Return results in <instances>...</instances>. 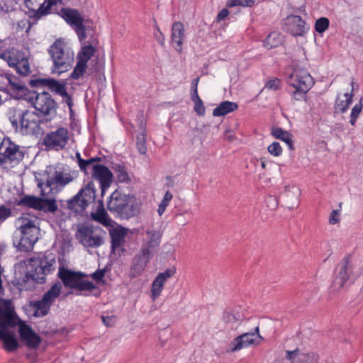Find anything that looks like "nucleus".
Segmentation results:
<instances>
[{
    "label": "nucleus",
    "mask_w": 363,
    "mask_h": 363,
    "mask_svg": "<svg viewBox=\"0 0 363 363\" xmlns=\"http://www.w3.org/2000/svg\"><path fill=\"white\" fill-rule=\"evenodd\" d=\"M20 318L12 307L11 300L0 298V340L4 343V348L7 352L17 350L18 342L16 334L11 329L19 324Z\"/></svg>",
    "instance_id": "nucleus-1"
},
{
    "label": "nucleus",
    "mask_w": 363,
    "mask_h": 363,
    "mask_svg": "<svg viewBox=\"0 0 363 363\" xmlns=\"http://www.w3.org/2000/svg\"><path fill=\"white\" fill-rule=\"evenodd\" d=\"M43 176L45 179H37V182L41 195L45 196L52 193L53 190L57 191L65 188L78 177L79 173L76 170H71L69 167L57 169L52 166H48Z\"/></svg>",
    "instance_id": "nucleus-2"
},
{
    "label": "nucleus",
    "mask_w": 363,
    "mask_h": 363,
    "mask_svg": "<svg viewBox=\"0 0 363 363\" xmlns=\"http://www.w3.org/2000/svg\"><path fill=\"white\" fill-rule=\"evenodd\" d=\"M30 269L23 275L22 281L16 283L20 287H24L27 282L33 284H43L45 281V277L52 273L56 268L55 256L52 253H45L36 258L29 259Z\"/></svg>",
    "instance_id": "nucleus-3"
},
{
    "label": "nucleus",
    "mask_w": 363,
    "mask_h": 363,
    "mask_svg": "<svg viewBox=\"0 0 363 363\" xmlns=\"http://www.w3.org/2000/svg\"><path fill=\"white\" fill-rule=\"evenodd\" d=\"M8 116L12 127L23 135L38 136L44 133L40 126L43 121L34 111L13 107L9 108Z\"/></svg>",
    "instance_id": "nucleus-4"
},
{
    "label": "nucleus",
    "mask_w": 363,
    "mask_h": 363,
    "mask_svg": "<svg viewBox=\"0 0 363 363\" xmlns=\"http://www.w3.org/2000/svg\"><path fill=\"white\" fill-rule=\"evenodd\" d=\"M287 83L289 84L287 91L291 98L296 101H301L311 89L314 81L307 69L296 65L294 66L293 72L287 78Z\"/></svg>",
    "instance_id": "nucleus-5"
},
{
    "label": "nucleus",
    "mask_w": 363,
    "mask_h": 363,
    "mask_svg": "<svg viewBox=\"0 0 363 363\" xmlns=\"http://www.w3.org/2000/svg\"><path fill=\"white\" fill-rule=\"evenodd\" d=\"M52 61V73L60 74L72 67L74 61V52L66 48L63 39L58 38L48 50Z\"/></svg>",
    "instance_id": "nucleus-6"
},
{
    "label": "nucleus",
    "mask_w": 363,
    "mask_h": 363,
    "mask_svg": "<svg viewBox=\"0 0 363 363\" xmlns=\"http://www.w3.org/2000/svg\"><path fill=\"white\" fill-rule=\"evenodd\" d=\"M108 211L123 219H128L135 216L133 196L115 191L110 196L108 202Z\"/></svg>",
    "instance_id": "nucleus-7"
},
{
    "label": "nucleus",
    "mask_w": 363,
    "mask_h": 363,
    "mask_svg": "<svg viewBox=\"0 0 363 363\" xmlns=\"http://www.w3.org/2000/svg\"><path fill=\"white\" fill-rule=\"evenodd\" d=\"M57 276L66 288L80 291H92L96 289L95 284L84 279L88 275L84 272H75L64 267H60Z\"/></svg>",
    "instance_id": "nucleus-8"
},
{
    "label": "nucleus",
    "mask_w": 363,
    "mask_h": 363,
    "mask_svg": "<svg viewBox=\"0 0 363 363\" xmlns=\"http://www.w3.org/2000/svg\"><path fill=\"white\" fill-rule=\"evenodd\" d=\"M96 199V188L93 181L82 187L76 195L67 201V208L82 215L88 206Z\"/></svg>",
    "instance_id": "nucleus-9"
},
{
    "label": "nucleus",
    "mask_w": 363,
    "mask_h": 363,
    "mask_svg": "<svg viewBox=\"0 0 363 363\" xmlns=\"http://www.w3.org/2000/svg\"><path fill=\"white\" fill-rule=\"evenodd\" d=\"M106 233L99 226L82 224L77 230V238L86 247L97 248L104 243Z\"/></svg>",
    "instance_id": "nucleus-10"
},
{
    "label": "nucleus",
    "mask_w": 363,
    "mask_h": 363,
    "mask_svg": "<svg viewBox=\"0 0 363 363\" xmlns=\"http://www.w3.org/2000/svg\"><path fill=\"white\" fill-rule=\"evenodd\" d=\"M0 58L6 61L9 66L13 67L21 77H26L30 73V67L26 54L14 48L6 50H0Z\"/></svg>",
    "instance_id": "nucleus-11"
},
{
    "label": "nucleus",
    "mask_w": 363,
    "mask_h": 363,
    "mask_svg": "<svg viewBox=\"0 0 363 363\" xmlns=\"http://www.w3.org/2000/svg\"><path fill=\"white\" fill-rule=\"evenodd\" d=\"M69 140V132L65 127H59L47 133L42 139V145L45 151L59 152L66 148Z\"/></svg>",
    "instance_id": "nucleus-12"
},
{
    "label": "nucleus",
    "mask_w": 363,
    "mask_h": 363,
    "mask_svg": "<svg viewBox=\"0 0 363 363\" xmlns=\"http://www.w3.org/2000/svg\"><path fill=\"white\" fill-rule=\"evenodd\" d=\"M57 13L72 28L80 42L84 41L86 38V31L88 29L84 24V17L78 10L63 7L61 8L60 12Z\"/></svg>",
    "instance_id": "nucleus-13"
},
{
    "label": "nucleus",
    "mask_w": 363,
    "mask_h": 363,
    "mask_svg": "<svg viewBox=\"0 0 363 363\" xmlns=\"http://www.w3.org/2000/svg\"><path fill=\"white\" fill-rule=\"evenodd\" d=\"M30 96L33 98L28 101L33 104V107L39 113L43 116L56 115L58 104L48 92L30 91Z\"/></svg>",
    "instance_id": "nucleus-14"
},
{
    "label": "nucleus",
    "mask_w": 363,
    "mask_h": 363,
    "mask_svg": "<svg viewBox=\"0 0 363 363\" xmlns=\"http://www.w3.org/2000/svg\"><path fill=\"white\" fill-rule=\"evenodd\" d=\"M356 278V274L353 272V266L350 262V257L347 256L337 265V274L330 289L334 292L339 291L347 281H353Z\"/></svg>",
    "instance_id": "nucleus-15"
},
{
    "label": "nucleus",
    "mask_w": 363,
    "mask_h": 363,
    "mask_svg": "<svg viewBox=\"0 0 363 363\" xmlns=\"http://www.w3.org/2000/svg\"><path fill=\"white\" fill-rule=\"evenodd\" d=\"M4 77L8 81V89L9 94L16 99L31 100L30 91L28 89L26 82L23 79L25 77H16L11 73H5Z\"/></svg>",
    "instance_id": "nucleus-16"
},
{
    "label": "nucleus",
    "mask_w": 363,
    "mask_h": 363,
    "mask_svg": "<svg viewBox=\"0 0 363 363\" xmlns=\"http://www.w3.org/2000/svg\"><path fill=\"white\" fill-rule=\"evenodd\" d=\"M24 157V153L20 147L9 138L4 139L0 143V165L7 162H20Z\"/></svg>",
    "instance_id": "nucleus-17"
},
{
    "label": "nucleus",
    "mask_w": 363,
    "mask_h": 363,
    "mask_svg": "<svg viewBox=\"0 0 363 363\" xmlns=\"http://www.w3.org/2000/svg\"><path fill=\"white\" fill-rule=\"evenodd\" d=\"M152 257L153 253L150 252L149 250L141 247L132 259L131 266L128 272L129 277L134 279L141 275Z\"/></svg>",
    "instance_id": "nucleus-18"
},
{
    "label": "nucleus",
    "mask_w": 363,
    "mask_h": 363,
    "mask_svg": "<svg viewBox=\"0 0 363 363\" xmlns=\"http://www.w3.org/2000/svg\"><path fill=\"white\" fill-rule=\"evenodd\" d=\"M91 178L99 182L101 196L110 187L113 182V173L104 164H96L91 167Z\"/></svg>",
    "instance_id": "nucleus-19"
},
{
    "label": "nucleus",
    "mask_w": 363,
    "mask_h": 363,
    "mask_svg": "<svg viewBox=\"0 0 363 363\" xmlns=\"http://www.w3.org/2000/svg\"><path fill=\"white\" fill-rule=\"evenodd\" d=\"M17 325L18 326V333L21 342L30 350L38 348L42 342L41 337L29 325L21 320Z\"/></svg>",
    "instance_id": "nucleus-20"
},
{
    "label": "nucleus",
    "mask_w": 363,
    "mask_h": 363,
    "mask_svg": "<svg viewBox=\"0 0 363 363\" xmlns=\"http://www.w3.org/2000/svg\"><path fill=\"white\" fill-rule=\"evenodd\" d=\"M31 87H48V89L59 96L65 94L67 82L65 80L58 81L53 78H38L28 80Z\"/></svg>",
    "instance_id": "nucleus-21"
},
{
    "label": "nucleus",
    "mask_w": 363,
    "mask_h": 363,
    "mask_svg": "<svg viewBox=\"0 0 363 363\" xmlns=\"http://www.w3.org/2000/svg\"><path fill=\"white\" fill-rule=\"evenodd\" d=\"M283 30L293 36H302L309 27L300 16L291 15L286 18Z\"/></svg>",
    "instance_id": "nucleus-22"
},
{
    "label": "nucleus",
    "mask_w": 363,
    "mask_h": 363,
    "mask_svg": "<svg viewBox=\"0 0 363 363\" xmlns=\"http://www.w3.org/2000/svg\"><path fill=\"white\" fill-rule=\"evenodd\" d=\"M257 339H262L259 334V327H256L254 331L242 334L230 342L228 351L235 352L248 347L256 342Z\"/></svg>",
    "instance_id": "nucleus-23"
},
{
    "label": "nucleus",
    "mask_w": 363,
    "mask_h": 363,
    "mask_svg": "<svg viewBox=\"0 0 363 363\" xmlns=\"http://www.w3.org/2000/svg\"><path fill=\"white\" fill-rule=\"evenodd\" d=\"M126 235V229L122 227L120 228H115L110 231L111 252L115 253V252L118 250L119 256L123 254L125 249L123 247V245L125 242V239Z\"/></svg>",
    "instance_id": "nucleus-24"
},
{
    "label": "nucleus",
    "mask_w": 363,
    "mask_h": 363,
    "mask_svg": "<svg viewBox=\"0 0 363 363\" xmlns=\"http://www.w3.org/2000/svg\"><path fill=\"white\" fill-rule=\"evenodd\" d=\"M286 358L291 363H318V355L315 352H303L298 349L286 352Z\"/></svg>",
    "instance_id": "nucleus-25"
},
{
    "label": "nucleus",
    "mask_w": 363,
    "mask_h": 363,
    "mask_svg": "<svg viewBox=\"0 0 363 363\" xmlns=\"http://www.w3.org/2000/svg\"><path fill=\"white\" fill-rule=\"evenodd\" d=\"M243 318V315L238 308H227L223 312V321L229 329L236 328Z\"/></svg>",
    "instance_id": "nucleus-26"
},
{
    "label": "nucleus",
    "mask_w": 363,
    "mask_h": 363,
    "mask_svg": "<svg viewBox=\"0 0 363 363\" xmlns=\"http://www.w3.org/2000/svg\"><path fill=\"white\" fill-rule=\"evenodd\" d=\"M145 233L148 240L143 244L142 247L146 248L149 250L150 252L153 253L155 249L160 244L162 235L159 230L152 228L147 229Z\"/></svg>",
    "instance_id": "nucleus-27"
},
{
    "label": "nucleus",
    "mask_w": 363,
    "mask_h": 363,
    "mask_svg": "<svg viewBox=\"0 0 363 363\" xmlns=\"http://www.w3.org/2000/svg\"><path fill=\"white\" fill-rule=\"evenodd\" d=\"M91 218L106 227L112 226V220L104 209V203L101 199L99 200V205L96 211L91 213Z\"/></svg>",
    "instance_id": "nucleus-28"
},
{
    "label": "nucleus",
    "mask_w": 363,
    "mask_h": 363,
    "mask_svg": "<svg viewBox=\"0 0 363 363\" xmlns=\"http://www.w3.org/2000/svg\"><path fill=\"white\" fill-rule=\"evenodd\" d=\"M184 36V29L183 24L181 22L174 23L172 28V43L177 45L174 48L178 52L182 50Z\"/></svg>",
    "instance_id": "nucleus-29"
},
{
    "label": "nucleus",
    "mask_w": 363,
    "mask_h": 363,
    "mask_svg": "<svg viewBox=\"0 0 363 363\" xmlns=\"http://www.w3.org/2000/svg\"><path fill=\"white\" fill-rule=\"evenodd\" d=\"M33 238L24 236L22 233H19L18 236H15L13 239V245L21 252H29L36 242L33 241Z\"/></svg>",
    "instance_id": "nucleus-30"
},
{
    "label": "nucleus",
    "mask_w": 363,
    "mask_h": 363,
    "mask_svg": "<svg viewBox=\"0 0 363 363\" xmlns=\"http://www.w3.org/2000/svg\"><path fill=\"white\" fill-rule=\"evenodd\" d=\"M238 105L235 102L223 101L213 110V116L216 117L224 116L230 113L236 111Z\"/></svg>",
    "instance_id": "nucleus-31"
},
{
    "label": "nucleus",
    "mask_w": 363,
    "mask_h": 363,
    "mask_svg": "<svg viewBox=\"0 0 363 363\" xmlns=\"http://www.w3.org/2000/svg\"><path fill=\"white\" fill-rule=\"evenodd\" d=\"M271 134L277 139H279L287 145L289 150H294L293 135L289 131L280 127L272 128Z\"/></svg>",
    "instance_id": "nucleus-32"
},
{
    "label": "nucleus",
    "mask_w": 363,
    "mask_h": 363,
    "mask_svg": "<svg viewBox=\"0 0 363 363\" xmlns=\"http://www.w3.org/2000/svg\"><path fill=\"white\" fill-rule=\"evenodd\" d=\"M30 305L34 310L33 316L36 318H42L47 315L51 307L48 303L43 301L42 298L38 301H31Z\"/></svg>",
    "instance_id": "nucleus-33"
},
{
    "label": "nucleus",
    "mask_w": 363,
    "mask_h": 363,
    "mask_svg": "<svg viewBox=\"0 0 363 363\" xmlns=\"http://www.w3.org/2000/svg\"><path fill=\"white\" fill-rule=\"evenodd\" d=\"M62 284L60 281H57L43 294L42 299L51 306L55 299L60 296Z\"/></svg>",
    "instance_id": "nucleus-34"
},
{
    "label": "nucleus",
    "mask_w": 363,
    "mask_h": 363,
    "mask_svg": "<svg viewBox=\"0 0 363 363\" xmlns=\"http://www.w3.org/2000/svg\"><path fill=\"white\" fill-rule=\"evenodd\" d=\"M140 132L137 135L136 137V146L138 151L142 154L145 155L147 152V134L145 127L143 125V121L140 124Z\"/></svg>",
    "instance_id": "nucleus-35"
},
{
    "label": "nucleus",
    "mask_w": 363,
    "mask_h": 363,
    "mask_svg": "<svg viewBox=\"0 0 363 363\" xmlns=\"http://www.w3.org/2000/svg\"><path fill=\"white\" fill-rule=\"evenodd\" d=\"M58 206L55 199L40 198L38 211H42L45 213H52L57 211Z\"/></svg>",
    "instance_id": "nucleus-36"
},
{
    "label": "nucleus",
    "mask_w": 363,
    "mask_h": 363,
    "mask_svg": "<svg viewBox=\"0 0 363 363\" xmlns=\"http://www.w3.org/2000/svg\"><path fill=\"white\" fill-rule=\"evenodd\" d=\"M282 43V38L280 33L277 31L271 32L264 40V45L267 49L277 48Z\"/></svg>",
    "instance_id": "nucleus-37"
},
{
    "label": "nucleus",
    "mask_w": 363,
    "mask_h": 363,
    "mask_svg": "<svg viewBox=\"0 0 363 363\" xmlns=\"http://www.w3.org/2000/svg\"><path fill=\"white\" fill-rule=\"evenodd\" d=\"M40 201V197L31 195H26L19 200H16V203L18 206L28 207L38 210Z\"/></svg>",
    "instance_id": "nucleus-38"
},
{
    "label": "nucleus",
    "mask_w": 363,
    "mask_h": 363,
    "mask_svg": "<svg viewBox=\"0 0 363 363\" xmlns=\"http://www.w3.org/2000/svg\"><path fill=\"white\" fill-rule=\"evenodd\" d=\"M96 48L92 45H84L78 52L77 60L87 65V62L96 52Z\"/></svg>",
    "instance_id": "nucleus-39"
},
{
    "label": "nucleus",
    "mask_w": 363,
    "mask_h": 363,
    "mask_svg": "<svg viewBox=\"0 0 363 363\" xmlns=\"http://www.w3.org/2000/svg\"><path fill=\"white\" fill-rule=\"evenodd\" d=\"M344 96L345 97V100H337L335 101L334 106L335 113H343L346 112L349 106L352 104L353 96L352 94L345 93Z\"/></svg>",
    "instance_id": "nucleus-40"
},
{
    "label": "nucleus",
    "mask_w": 363,
    "mask_h": 363,
    "mask_svg": "<svg viewBox=\"0 0 363 363\" xmlns=\"http://www.w3.org/2000/svg\"><path fill=\"white\" fill-rule=\"evenodd\" d=\"M165 282V280L163 279V277L162 278V276H159L158 274L157 275L151 286V298L153 300H155L158 296H160Z\"/></svg>",
    "instance_id": "nucleus-41"
},
{
    "label": "nucleus",
    "mask_w": 363,
    "mask_h": 363,
    "mask_svg": "<svg viewBox=\"0 0 363 363\" xmlns=\"http://www.w3.org/2000/svg\"><path fill=\"white\" fill-rule=\"evenodd\" d=\"M111 168L116 174L117 179L120 182H127L130 179L126 167L123 164H113Z\"/></svg>",
    "instance_id": "nucleus-42"
},
{
    "label": "nucleus",
    "mask_w": 363,
    "mask_h": 363,
    "mask_svg": "<svg viewBox=\"0 0 363 363\" xmlns=\"http://www.w3.org/2000/svg\"><path fill=\"white\" fill-rule=\"evenodd\" d=\"M86 67V64H84L77 60V65L74 67L72 72L70 74L69 77L76 80L79 79L81 77L83 76Z\"/></svg>",
    "instance_id": "nucleus-43"
},
{
    "label": "nucleus",
    "mask_w": 363,
    "mask_h": 363,
    "mask_svg": "<svg viewBox=\"0 0 363 363\" xmlns=\"http://www.w3.org/2000/svg\"><path fill=\"white\" fill-rule=\"evenodd\" d=\"M330 21L326 17H321L315 21V30L318 33H323L329 28Z\"/></svg>",
    "instance_id": "nucleus-44"
},
{
    "label": "nucleus",
    "mask_w": 363,
    "mask_h": 363,
    "mask_svg": "<svg viewBox=\"0 0 363 363\" xmlns=\"http://www.w3.org/2000/svg\"><path fill=\"white\" fill-rule=\"evenodd\" d=\"M362 99H361L360 101L356 104L354 107L352 108L351 114H350V123L352 125H354L357 119L359 117V113H361L362 108H363V104L362 102Z\"/></svg>",
    "instance_id": "nucleus-45"
},
{
    "label": "nucleus",
    "mask_w": 363,
    "mask_h": 363,
    "mask_svg": "<svg viewBox=\"0 0 363 363\" xmlns=\"http://www.w3.org/2000/svg\"><path fill=\"white\" fill-rule=\"evenodd\" d=\"M172 194L169 191H167L158 206L157 213L160 216H162L164 213L167 206L169 204V202L172 200Z\"/></svg>",
    "instance_id": "nucleus-46"
},
{
    "label": "nucleus",
    "mask_w": 363,
    "mask_h": 363,
    "mask_svg": "<svg viewBox=\"0 0 363 363\" xmlns=\"http://www.w3.org/2000/svg\"><path fill=\"white\" fill-rule=\"evenodd\" d=\"M60 96L62 98V101L66 103L69 108V116L72 118L74 115V111L73 110L74 103L72 96L68 94L67 90L65 91V94H61Z\"/></svg>",
    "instance_id": "nucleus-47"
},
{
    "label": "nucleus",
    "mask_w": 363,
    "mask_h": 363,
    "mask_svg": "<svg viewBox=\"0 0 363 363\" xmlns=\"http://www.w3.org/2000/svg\"><path fill=\"white\" fill-rule=\"evenodd\" d=\"M255 0H228L227 5L229 7L242 6L250 7L253 5Z\"/></svg>",
    "instance_id": "nucleus-48"
},
{
    "label": "nucleus",
    "mask_w": 363,
    "mask_h": 363,
    "mask_svg": "<svg viewBox=\"0 0 363 363\" xmlns=\"http://www.w3.org/2000/svg\"><path fill=\"white\" fill-rule=\"evenodd\" d=\"M268 152L273 156L279 157L282 154V148L278 142H273L268 146Z\"/></svg>",
    "instance_id": "nucleus-49"
},
{
    "label": "nucleus",
    "mask_w": 363,
    "mask_h": 363,
    "mask_svg": "<svg viewBox=\"0 0 363 363\" xmlns=\"http://www.w3.org/2000/svg\"><path fill=\"white\" fill-rule=\"evenodd\" d=\"M21 219L22 220V224L19 228L20 230H26V229L29 230L32 228L35 230V228H37L34 220H32L26 217H21Z\"/></svg>",
    "instance_id": "nucleus-50"
},
{
    "label": "nucleus",
    "mask_w": 363,
    "mask_h": 363,
    "mask_svg": "<svg viewBox=\"0 0 363 363\" xmlns=\"http://www.w3.org/2000/svg\"><path fill=\"white\" fill-rule=\"evenodd\" d=\"M106 268L99 269L91 274V278L97 283L103 281L106 273Z\"/></svg>",
    "instance_id": "nucleus-51"
},
{
    "label": "nucleus",
    "mask_w": 363,
    "mask_h": 363,
    "mask_svg": "<svg viewBox=\"0 0 363 363\" xmlns=\"http://www.w3.org/2000/svg\"><path fill=\"white\" fill-rule=\"evenodd\" d=\"M11 209L4 205H0V223L4 222L11 216Z\"/></svg>",
    "instance_id": "nucleus-52"
},
{
    "label": "nucleus",
    "mask_w": 363,
    "mask_h": 363,
    "mask_svg": "<svg viewBox=\"0 0 363 363\" xmlns=\"http://www.w3.org/2000/svg\"><path fill=\"white\" fill-rule=\"evenodd\" d=\"M281 80L274 78L273 79L269 80L266 84L265 88L271 90H278L281 89Z\"/></svg>",
    "instance_id": "nucleus-53"
},
{
    "label": "nucleus",
    "mask_w": 363,
    "mask_h": 363,
    "mask_svg": "<svg viewBox=\"0 0 363 363\" xmlns=\"http://www.w3.org/2000/svg\"><path fill=\"white\" fill-rule=\"evenodd\" d=\"M38 228H35V230L34 229H26V230H20V233H22L23 235H24V236H26V237H28L29 238H33V241L36 242L38 240Z\"/></svg>",
    "instance_id": "nucleus-54"
},
{
    "label": "nucleus",
    "mask_w": 363,
    "mask_h": 363,
    "mask_svg": "<svg viewBox=\"0 0 363 363\" xmlns=\"http://www.w3.org/2000/svg\"><path fill=\"white\" fill-rule=\"evenodd\" d=\"M176 267H172L165 269L164 272L159 273L158 275L162 276V278L163 277L165 281H167L169 278H171L176 274Z\"/></svg>",
    "instance_id": "nucleus-55"
},
{
    "label": "nucleus",
    "mask_w": 363,
    "mask_h": 363,
    "mask_svg": "<svg viewBox=\"0 0 363 363\" xmlns=\"http://www.w3.org/2000/svg\"><path fill=\"white\" fill-rule=\"evenodd\" d=\"M194 110L199 116L205 114L206 110L202 100L194 102Z\"/></svg>",
    "instance_id": "nucleus-56"
},
{
    "label": "nucleus",
    "mask_w": 363,
    "mask_h": 363,
    "mask_svg": "<svg viewBox=\"0 0 363 363\" xmlns=\"http://www.w3.org/2000/svg\"><path fill=\"white\" fill-rule=\"evenodd\" d=\"M78 165L80 170L86 175L89 174L88 169L91 167V165L89 164L88 160H79Z\"/></svg>",
    "instance_id": "nucleus-57"
},
{
    "label": "nucleus",
    "mask_w": 363,
    "mask_h": 363,
    "mask_svg": "<svg viewBox=\"0 0 363 363\" xmlns=\"http://www.w3.org/2000/svg\"><path fill=\"white\" fill-rule=\"evenodd\" d=\"M340 210H333L330 215L329 223L330 224H336L340 221Z\"/></svg>",
    "instance_id": "nucleus-58"
},
{
    "label": "nucleus",
    "mask_w": 363,
    "mask_h": 363,
    "mask_svg": "<svg viewBox=\"0 0 363 363\" xmlns=\"http://www.w3.org/2000/svg\"><path fill=\"white\" fill-rule=\"evenodd\" d=\"M229 14V11L227 9H223L219 11L216 17V20L217 22H220L226 18Z\"/></svg>",
    "instance_id": "nucleus-59"
},
{
    "label": "nucleus",
    "mask_w": 363,
    "mask_h": 363,
    "mask_svg": "<svg viewBox=\"0 0 363 363\" xmlns=\"http://www.w3.org/2000/svg\"><path fill=\"white\" fill-rule=\"evenodd\" d=\"M266 202L270 205V207L274 209L276 208L278 206L277 200L274 196H269L266 199Z\"/></svg>",
    "instance_id": "nucleus-60"
},
{
    "label": "nucleus",
    "mask_w": 363,
    "mask_h": 363,
    "mask_svg": "<svg viewBox=\"0 0 363 363\" xmlns=\"http://www.w3.org/2000/svg\"><path fill=\"white\" fill-rule=\"evenodd\" d=\"M191 99L194 103L201 100L199 96L198 90L191 91Z\"/></svg>",
    "instance_id": "nucleus-61"
},
{
    "label": "nucleus",
    "mask_w": 363,
    "mask_h": 363,
    "mask_svg": "<svg viewBox=\"0 0 363 363\" xmlns=\"http://www.w3.org/2000/svg\"><path fill=\"white\" fill-rule=\"evenodd\" d=\"M101 320H102V322L103 323L107 326V327H110L112 325L111 324V320H112V318L110 317V316H104L102 315L101 316Z\"/></svg>",
    "instance_id": "nucleus-62"
},
{
    "label": "nucleus",
    "mask_w": 363,
    "mask_h": 363,
    "mask_svg": "<svg viewBox=\"0 0 363 363\" xmlns=\"http://www.w3.org/2000/svg\"><path fill=\"white\" fill-rule=\"evenodd\" d=\"M199 78L197 77V78H195L192 80L191 82V91H194V90H198V84H199Z\"/></svg>",
    "instance_id": "nucleus-63"
},
{
    "label": "nucleus",
    "mask_w": 363,
    "mask_h": 363,
    "mask_svg": "<svg viewBox=\"0 0 363 363\" xmlns=\"http://www.w3.org/2000/svg\"><path fill=\"white\" fill-rule=\"evenodd\" d=\"M88 161L89 164L92 166L93 164H94V163L101 162V158L100 157H94L89 159Z\"/></svg>",
    "instance_id": "nucleus-64"
}]
</instances>
